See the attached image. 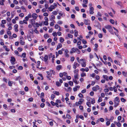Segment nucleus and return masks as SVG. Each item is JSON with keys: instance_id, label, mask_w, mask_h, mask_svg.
Returning a JSON list of instances; mask_svg holds the SVG:
<instances>
[{"instance_id": "nucleus-60", "label": "nucleus", "mask_w": 127, "mask_h": 127, "mask_svg": "<svg viewBox=\"0 0 127 127\" xmlns=\"http://www.w3.org/2000/svg\"><path fill=\"white\" fill-rule=\"evenodd\" d=\"M4 30L3 29L0 32V34L1 35H2L3 34Z\"/></svg>"}, {"instance_id": "nucleus-20", "label": "nucleus", "mask_w": 127, "mask_h": 127, "mask_svg": "<svg viewBox=\"0 0 127 127\" xmlns=\"http://www.w3.org/2000/svg\"><path fill=\"white\" fill-rule=\"evenodd\" d=\"M27 37L28 40L29 41H31L32 40V38L31 35H28L27 36Z\"/></svg>"}, {"instance_id": "nucleus-57", "label": "nucleus", "mask_w": 127, "mask_h": 127, "mask_svg": "<svg viewBox=\"0 0 127 127\" xmlns=\"http://www.w3.org/2000/svg\"><path fill=\"white\" fill-rule=\"evenodd\" d=\"M76 49V52L78 54H80L81 53L80 51L77 48V49Z\"/></svg>"}, {"instance_id": "nucleus-64", "label": "nucleus", "mask_w": 127, "mask_h": 127, "mask_svg": "<svg viewBox=\"0 0 127 127\" xmlns=\"http://www.w3.org/2000/svg\"><path fill=\"white\" fill-rule=\"evenodd\" d=\"M75 9L77 11H79L80 10L78 6L75 7Z\"/></svg>"}, {"instance_id": "nucleus-28", "label": "nucleus", "mask_w": 127, "mask_h": 127, "mask_svg": "<svg viewBox=\"0 0 127 127\" xmlns=\"http://www.w3.org/2000/svg\"><path fill=\"white\" fill-rule=\"evenodd\" d=\"M54 94L57 95H58L59 94V92L57 91H54L53 92Z\"/></svg>"}, {"instance_id": "nucleus-36", "label": "nucleus", "mask_w": 127, "mask_h": 127, "mask_svg": "<svg viewBox=\"0 0 127 127\" xmlns=\"http://www.w3.org/2000/svg\"><path fill=\"white\" fill-rule=\"evenodd\" d=\"M91 99H92V100L91 101V103L92 104H94V103L95 102V99L94 98H93V99L91 98Z\"/></svg>"}, {"instance_id": "nucleus-31", "label": "nucleus", "mask_w": 127, "mask_h": 127, "mask_svg": "<svg viewBox=\"0 0 127 127\" xmlns=\"http://www.w3.org/2000/svg\"><path fill=\"white\" fill-rule=\"evenodd\" d=\"M30 58L31 60L32 61L34 62V63L36 64V62L35 59L33 58H32L31 57H30Z\"/></svg>"}, {"instance_id": "nucleus-9", "label": "nucleus", "mask_w": 127, "mask_h": 127, "mask_svg": "<svg viewBox=\"0 0 127 127\" xmlns=\"http://www.w3.org/2000/svg\"><path fill=\"white\" fill-rule=\"evenodd\" d=\"M34 20L32 19L31 20V23L32 24L33 26H34V27H35L34 26L35 25V21Z\"/></svg>"}, {"instance_id": "nucleus-3", "label": "nucleus", "mask_w": 127, "mask_h": 127, "mask_svg": "<svg viewBox=\"0 0 127 127\" xmlns=\"http://www.w3.org/2000/svg\"><path fill=\"white\" fill-rule=\"evenodd\" d=\"M90 10L89 11L90 14H92L94 13V8L93 7H89Z\"/></svg>"}, {"instance_id": "nucleus-14", "label": "nucleus", "mask_w": 127, "mask_h": 127, "mask_svg": "<svg viewBox=\"0 0 127 127\" xmlns=\"http://www.w3.org/2000/svg\"><path fill=\"white\" fill-rule=\"evenodd\" d=\"M39 50L40 51H43L44 50V48L42 46H41L39 47Z\"/></svg>"}, {"instance_id": "nucleus-19", "label": "nucleus", "mask_w": 127, "mask_h": 127, "mask_svg": "<svg viewBox=\"0 0 127 127\" xmlns=\"http://www.w3.org/2000/svg\"><path fill=\"white\" fill-rule=\"evenodd\" d=\"M60 41L61 43H63L64 41V39L63 38L61 37L60 38Z\"/></svg>"}, {"instance_id": "nucleus-12", "label": "nucleus", "mask_w": 127, "mask_h": 127, "mask_svg": "<svg viewBox=\"0 0 127 127\" xmlns=\"http://www.w3.org/2000/svg\"><path fill=\"white\" fill-rule=\"evenodd\" d=\"M62 45L61 44V43H59L58 45H57L56 49L58 50L60 48H61L62 47Z\"/></svg>"}, {"instance_id": "nucleus-41", "label": "nucleus", "mask_w": 127, "mask_h": 127, "mask_svg": "<svg viewBox=\"0 0 127 127\" xmlns=\"http://www.w3.org/2000/svg\"><path fill=\"white\" fill-rule=\"evenodd\" d=\"M86 74L85 72H82L81 75V76L82 77H83L84 76H86Z\"/></svg>"}, {"instance_id": "nucleus-33", "label": "nucleus", "mask_w": 127, "mask_h": 127, "mask_svg": "<svg viewBox=\"0 0 127 127\" xmlns=\"http://www.w3.org/2000/svg\"><path fill=\"white\" fill-rule=\"evenodd\" d=\"M119 104V102H117V103L115 102L114 103V107H116Z\"/></svg>"}, {"instance_id": "nucleus-24", "label": "nucleus", "mask_w": 127, "mask_h": 127, "mask_svg": "<svg viewBox=\"0 0 127 127\" xmlns=\"http://www.w3.org/2000/svg\"><path fill=\"white\" fill-rule=\"evenodd\" d=\"M115 113L116 115H119L120 114V112L118 110H117L115 111Z\"/></svg>"}, {"instance_id": "nucleus-40", "label": "nucleus", "mask_w": 127, "mask_h": 127, "mask_svg": "<svg viewBox=\"0 0 127 127\" xmlns=\"http://www.w3.org/2000/svg\"><path fill=\"white\" fill-rule=\"evenodd\" d=\"M52 14L53 15H57L58 14L57 12V11H53L52 12Z\"/></svg>"}, {"instance_id": "nucleus-26", "label": "nucleus", "mask_w": 127, "mask_h": 127, "mask_svg": "<svg viewBox=\"0 0 127 127\" xmlns=\"http://www.w3.org/2000/svg\"><path fill=\"white\" fill-rule=\"evenodd\" d=\"M46 73H47V74H48V75L49 76V77H50L51 76L52 73H51L48 71H47Z\"/></svg>"}, {"instance_id": "nucleus-62", "label": "nucleus", "mask_w": 127, "mask_h": 127, "mask_svg": "<svg viewBox=\"0 0 127 127\" xmlns=\"http://www.w3.org/2000/svg\"><path fill=\"white\" fill-rule=\"evenodd\" d=\"M78 95L80 97H82V98L83 97V95L81 93H79L78 94Z\"/></svg>"}, {"instance_id": "nucleus-27", "label": "nucleus", "mask_w": 127, "mask_h": 127, "mask_svg": "<svg viewBox=\"0 0 127 127\" xmlns=\"http://www.w3.org/2000/svg\"><path fill=\"white\" fill-rule=\"evenodd\" d=\"M37 68H39V66L40 65V62L39 61H37Z\"/></svg>"}, {"instance_id": "nucleus-54", "label": "nucleus", "mask_w": 127, "mask_h": 127, "mask_svg": "<svg viewBox=\"0 0 127 127\" xmlns=\"http://www.w3.org/2000/svg\"><path fill=\"white\" fill-rule=\"evenodd\" d=\"M108 60L109 61H110V62H113V60L111 57H109L108 58Z\"/></svg>"}, {"instance_id": "nucleus-59", "label": "nucleus", "mask_w": 127, "mask_h": 127, "mask_svg": "<svg viewBox=\"0 0 127 127\" xmlns=\"http://www.w3.org/2000/svg\"><path fill=\"white\" fill-rule=\"evenodd\" d=\"M52 35H53V36L54 37L57 36V33L56 32H54L52 33Z\"/></svg>"}, {"instance_id": "nucleus-1", "label": "nucleus", "mask_w": 127, "mask_h": 127, "mask_svg": "<svg viewBox=\"0 0 127 127\" xmlns=\"http://www.w3.org/2000/svg\"><path fill=\"white\" fill-rule=\"evenodd\" d=\"M105 29H108L111 34H114V32L111 26L108 25L105 26Z\"/></svg>"}, {"instance_id": "nucleus-11", "label": "nucleus", "mask_w": 127, "mask_h": 127, "mask_svg": "<svg viewBox=\"0 0 127 127\" xmlns=\"http://www.w3.org/2000/svg\"><path fill=\"white\" fill-rule=\"evenodd\" d=\"M8 84L9 86H12V84H13V82L12 81H8Z\"/></svg>"}, {"instance_id": "nucleus-39", "label": "nucleus", "mask_w": 127, "mask_h": 127, "mask_svg": "<svg viewBox=\"0 0 127 127\" xmlns=\"http://www.w3.org/2000/svg\"><path fill=\"white\" fill-rule=\"evenodd\" d=\"M66 116L67 118L69 119H70L71 118V117L70 116V115H69L68 114H67L66 115Z\"/></svg>"}, {"instance_id": "nucleus-47", "label": "nucleus", "mask_w": 127, "mask_h": 127, "mask_svg": "<svg viewBox=\"0 0 127 127\" xmlns=\"http://www.w3.org/2000/svg\"><path fill=\"white\" fill-rule=\"evenodd\" d=\"M68 83H69V85L71 86H72L73 85V83L72 81H69V82H68Z\"/></svg>"}, {"instance_id": "nucleus-10", "label": "nucleus", "mask_w": 127, "mask_h": 127, "mask_svg": "<svg viewBox=\"0 0 127 127\" xmlns=\"http://www.w3.org/2000/svg\"><path fill=\"white\" fill-rule=\"evenodd\" d=\"M20 44L22 45H24L25 44V42L23 40L21 39L20 41Z\"/></svg>"}, {"instance_id": "nucleus-34", "label": "nucleus", "mask_w": 127, "mask_h": 127, "mask_svg": "<svg viewBox=\"0 0 127 127\" xmlns=\"http://www.w3.org/2000/svg\"><path fill=\"white\" fill-rule=\"evenodd\" d=\"M103 77L104 79H105L106 80H108V77L106 75H103Z\"/></svg>"}, {"instance_id": "nucleus-46", "label": "nucleus", "mask_w": 127, "mask_h": 127, "mask_svg": "<svg viewBox=\"0 0 127 127\" xmlns=\"http://www.w3.org/2000/svg\"><path fill=\"white\" fill-rule=\"evenodd\" d=\"M2 114L4 116L7 115V113L5 111H3L1 112Z\"/></svg>"}, {"instance_id": "nucleus-13", "label": "nucleus", "mask_w": 127, "mask_h": 127, "mask_svg": "<svg viewBox=\"0 0 127 127\" xmlns=\"http://www.w3.org/2000/svg\"><path fill=\"white\" fill-rule=\"evenodd\" d=\"M62 67V65H59L57 66L56 67V69L57 70H60L61 68Z\"/></svg>"}, {"instance_id": "nucleus-53", "label": "nucleus", "mask_w": 127, "mask_h": 127, "mask_svg": "<svg viewBox=\"0 0 127 127\" xmlns=\"http://www.w3.org/2000/svg\"><path fill=\"white\" fill-rule=\"evenodd\" d=\"M68 37L70 38H72L73 37V35L70 34H68L67 35Z\"/></svg>"}, {"instance_id": "nucleus-23", "label": "nucleus", "mask_w": 127, "mask_h": 127, "mask_svg": "<svg viewBox=\"0 0 127 127\" xmlns=\"http://www.w3.org/2000/svg\"><path fill=\"white\" fill-rule=\"evenodd\" d=\"M86 65V63L85 62H83V63L82 64V66L83 67H85Z\"/></svg>"}, {"instance_id": "nucleus-61", "label": "nucleus", "mask_w": 127, "mask_h": 127, "mask_svg": "<svg viewBox=\"0 0 127 127\" xmlns=\"http://www.w3.org/2000/svg\"><path fill=\"white\" fill-rule=\"evenodd\" d=\"M119 95L122 97H123L125 96V94L123 92L120 93Z\"/></svg>"}, {"instance_id": "nucleus-58", "label": "nucleus", "mask_w": 127, "mask_h": 127, "mask_svg": "<svg viewBox=\"0 0 127 127\" xmlns=\"http://www.w3.org/2000/svg\"><path fill=\"white\" fill-rule=\"evenodd\" d=\"M52 41V39H51L49 38L47 40V42L48 43H50Z\"/></svg>"}, {"instance_id": "nucleus-7", "label": "nucleus", "mask_w": 127, "mask_h": 127, "mask_svg": "<svg viewBox=\"0 0 127 127\" xmlns=\"http://www.w3.org/2000/svg\"><path fill=\"white\" fill-rule=\"evenodd\" d=\"M32 17L33 18L34 20H35L37 17V15L36 13H34L32 15Z\"/></svg>"}, {"instance_id": "nucleus-48", "label": "nucleus", "mask_w": 127, "mask_h": 127, "mask_svg": "<svg viewBox=\"0 0 127 127\" xmlns=\"http://www.w3.org/2000/svg\"><path fill=\"white\" fill-rule=\"evenodd\" d=\"M44 93L43 92H42L41 94V96H40V98H42L44 97Z\"/></svg>"}, {"instance_id": "nucleus-30", "label": "nucleus", "mask_w": 127, "mask_h": 127, "mask_svg": "<svg viewBox=\"0 0 127 127\" xmlns=\"http://www.w3.org/2000/svg\"><path fill=\"white\" fill-rule=\"evenodd\" d=\"M65 90L67 92L70 91L72 90V88L70 87H69L68 88L67 90H66V89L65 88Z\"/></svg>"}, {"instance_id": "nucleus-37", "label": "nucleus", "mask_w": 127, "mask_h": 127, "mask_svg": "<svg viewBox=\"0 0 127 127\" xmlns=\"http://www.w3.org/2000/svg\"><path fill=\"white\" fill-rule=\"evenodd\" d=\"M110 22L111 23L113 24H114L115 22L113 20L110 19Z\"/></svg>"}, {"instance_id": "nucleus-49", "label": "nucleus", "mask_w": 127, "mask_h": 127, "mask_svg": "<svg viewBox=\"0 0 127 127\" xmlns=\"http://www.w3.org/2000/svg\"><path fill=\"white\" fill-rule=\"evenodd\" d=\"M102 101V99L101 97H99V98L98 99V102H100Z\"/></svg>"}, {"instance_id": "nucleus-45", "label": "nucleus", "mask_w": 127, "mask_h": 127, "mask_svg": "<svg viewBox=\"0 0 127 127\" xmlns=\"http://www.w3.org/2000/svg\"><path fill=\"white\" fill-rule=\"evenodd\" d=\"M78 69H75L74 70V72L75 74H77L78 73Z\"/></svg>"}, {"instance_id": "nucleus-50", "label": "nucleus", "mask_w": 127, "mask_h": 127, "mask_svg": "<svg viewBox=\"0 0 127 127\" xmlns=\"http://www.w3.org/2000/svg\"><path fill=\"white\" fill-rule=\"evenodd\" d=\"M3 80L4 82H5V83H7V80L4 77L3 78Z\"/></svg>"}, {"instance_id": "nucleus-43", "label": "nucleus", "mask_w": 127, "mask_h": 127, "mask_svg": "<svg viewBox=\"0 0 127 127\" xmlns=\"http://www.w3.org/2000/svg\"><path fill=\"white\" fill-rule=\"evenodd\" d=\"M44 37L45 39L49 37V36L47 34H45L44 36Z\"/></svg>"}, {"instance_id": "nucleus-17", "label": "nucleus", "mask_w": 127, "mask_h": 127, "mask_svg": "<svg viewBox=\"0 0 127 127\" xmlns=\"http://www.w3.org/2000/svg\"><path fill=\"white\" fill-rule=\"evenodd\" d=\"M79 100H80L78 101V102L79 103V104L81 105L82 104L84 100L83 99H80Z\"/></svg>"}, {"instance_id": "nucleus-52", "label": "nucleus", "mask_w": 127, "mask_h": 127, "mask_svg": "<svg viewBox=\"0 0 127 127\" xmlns=\"http://www.w3.org/2000/svg\"><path fill=\"white\" fill-rule=\"evenodd\" d=\"M121 101L123 102H124L126 101V100L123 98H121Z\"/></svg>"}, {"instance_id": "nucleus-35", "label": "nucleus", "mask_w": 127, "mask_h": 127, "mask_svg": "<svg viewBox=\"0 0 127 127\" xmlns=\"http://www.w3.org/2000/svg\"><path fill=\"white\" fill-rule=\"evenodd\" d=\"M55 95L54 94H52L51 95V99L53 100L54 98H55Z\"/></svg>"}, {"instance_id": "nucleus-25", "label": "nucleus", "mask_w": 127, "mask_h": 127, "mask_svg": "<svg viewBox=\"0 0 127 127\" xmlns=\"http://www.w3.org/2000/svg\"><path fill=\"white\" fill-rule=\"evenodd\" d=\"M73 82L76 84H78L79 82V81H77L76 79H73Z\"/></svg>"}, {"instance_id": "nucleus-42", "label": "nucleus", "mask_w": 127, "mask_h": 127, "mask_svg": "<svg viewBox=\"0 0 127 127\" xmlns=\"http://www.w3.org/2000/svg\"><path fill=\"white\" fill-rule=\"evenodd\" d=\"M82 42L84 44H86L87 43V41L86 40H85L84 39H82Z\"/></svg>"}, {"instance_id": "nucleus-4", "label": "nucleus", "mask_w": 127, "mask_h": 127, "mask_svg": "<svg viewBox=\"0 0 127 127\" xmlns=\"http://www.w3.org/2000/svg\"><path fill=\"white\" fill-rule=\"evenodd\" d=\"M79 66V64H78L77 63L75 62L74 64L73 65V68L75 69L77 66L78 67Z\"/></svg>"}, {"instance_id": "nucleus-15", "label": "nucleus", "mask_w": 127, "mask_h": 127, "mask_svg": "<svg viewBox=\"0 0 127 127\" xmlns=\"http://www.w3.org/2000/svg\"><path fill=\"white\" fill-rule=\"evenodd\" d=\"M114 123L115 124L116 123L117 126L119 127H120L121 126V124L120 122L117 123L116 121H115L114 122Z\"/></svg>"}, {"instance_id": "nucleus-44", "label": "nucleus", "mask_w": 127, "mask_h": 127, "mask_svg": "<svg viewBox=\"0 0 127 127\" xmlns=\"http://www.w3.org/2000/svg\"><path fill=\"white\" fill-rule=\"evenodd\" d=\"M45 106V104L44 103H41L40 105V106L42 108L44 107Z\"/></svg>"}, {"instance_id": "nucleus-22", "label": "nucleus", "mask_w": 127, "mask_h": 127, "mask_svg": "<svg viewBox=\"0 0 127 127\" xmlns=\"http://www.w3.org/2000/svg\"><path fill=\"white\" fill-rule=\"evenodd\" d=\"M115 100L117 102H119L120 100L119 97H118L117 96L115 98Z\"/></svg>"}, {"instance_id": "nucleus-38", "label": "nucleus", "mask_w": 127, "mask_h": 127, "mask_svg": "<svg viewBox=\"0 0 127 127\" xmlns=\"http://www.w3.org/2000/svg\"><path fill=\"white\" fill-rule=\"evenodd\" d=\"M78 74H76L74 75V79H76V80H78Z\"/></svg>"}, {"instance_id": "nucleus-5", "label": "nucleus", "mask_w": 127, "mask_h": 127, "mask_svg": "<svg viewBox=\"0 0 127 127\" xmlns=\"http://www.w3.org/2000/svg\"><path fill=\"white\" fill-rule=\"evenodd\" d=\"M54 6L53 5H51L50 7L48 8L49 10L50 11H53V9L55 8Z\"/></svg>"}, {"instance_id": "nucleus-8", "label": "nucleus", "mask_w": 127, "mask_h": 127, "mask_svg": "<svg viewBox=\"0 0 127 127\" xmlns=\"http://www.w3.org/2000/svg\"><path fill=\"white\" fill-rule=\"evenodd\" d=\"M18 25L17 24H16L14 26V27L15 29V30L16 32H17L18 31Z\"/></svg>"}, {"instance_id": "nucleus-6", "label": "nucleus", "mask_w": 127, "mask_h": 127, "mask_svg": "<svg viewBox=\"0 0 127 127\" xmlns=\"http://www.w3.org/2000/svg\"><path fill=\"white\" fill-rule=\"evenodd\" d=\"M77 48H73L71 49V50L70 51L71 53H74L76 51Z\"/></svg>"}, {"instance_id": "nucleus-21", "label": "nucleus", "mask_w": 127, "mask_h": 127, "mask_svg": "<svg viewBox=\"0 0 127 127\" xmlns=\"http://www.w3.org/2000/svg\"><path fill=\"white\" fill-rule=\"evenodd\" d=\"M56 85L57 86L59 87L61 85V84L58 81H57L56 82Z\"/></svg>"}, {"instance_id": "nucleus-2", "label": "nucleus", "mask_w": 127, "mask_h": 127, "mask_svg": "<svg viewBox=\"0 0 127 127\" xmlns=\"http://www.w3.org/2000/svg\"><path fill=\"white\" fill-rule=\"evenodd\" d=\"M16 61L15 58L13 57H11L10 62L12 64L14 65L15 64V62Z\"/></svg>"}, {"instance_id": "nucleus-32", "label": "nucleus", "mask_w": 127, "mask_h": 127, "mask_svg": "<svg viewBox=\"0 0 127 127\" xmlns=\"http://www.w3.org/2000/svg\"><path fill=\"white\" fill-rule=\"evenodd\" d=\"M21 79V77L20 76H18L17 77H16V79H15V80L17 81L18 80H19L20 79Z\"/></svg>"}, {"instance_id": "nucleus-63", "label": "nucleus", "mask_w": 127, "mask_h": 127, "mask_svg": "<svg viewBox=\"0 0 127 127\" xmlns=\"http://www.w3.org/2000/svg\"><path fill=\"white\" fill-rule=\"evenodd\" d=\"M43 15L44 16H48V13L45 12L43 13Z\"/></svg>"}, {"instance_id": "nucleus-18", "label": "nucleus", "mask_w": 127, "mask_h": 127, "mask_svg": "<svg viewBox=\"0 0 127 127\" xmlns=\"http://www.w3.org/2000/svg\"><path fill=\"white\" fill-rule=\"evenodd\" d=\"M48 60V57L47 55H45L44 57V61L45 62H46Z\"/></svg>"}, {"instance_id": "nucleus-55", "label": "nucleus", "mask_w": 127, "mask_h": 127, "mask_svg": "<svg viewBox=\"0 0 127 127\" xmlns=\"http://www.w3.org/2000/svg\"><path fill=\"white\" fill-rule=\"evenodd\" d=\"M98 37L100 38H102V35L101 33H99L98 35Z\"/></svg>"}, {"instance_id": "nucleus-56", "label": "nucleus", "mask_w": 127, "mask_h": 127, "mask_svg": "<svg viewBox=\"0 0 127 127\" xmlns=\"http://www.w3.org/2000/svg\"><path fill=\"white\" fill-rule=\"evenodd\" d=\"M13 2L15 4H18V1L16 0H14Z\"/></svg>"}, {"instance_id": "nucleus-16", "label": "nucleus", "mask_w": 127, "mask_h": 127, "mask_svg": "<svg viewBox=\"0 0 127 127\" xmlns=\"http://www.w3.org/2000/svg\"><path fill=\"white\" fill-rule=\"evenodd\" d=\"M75 32L74 35L76 37H77L78 35V31L76 30H74Z\"/></svg>"}, {"instance_id": "nucleus-51", "label": "nucleus", "mask_w": 127, "mask_h": 127, "mask_svg": "<svg viewBox=\"0 0 127 127\" xmlns=\"http://www.w3.org/2000/svg\"><path fill=\"white\" fill-rule=\"evenodd\" d=\"M87 105L89 107H91V103L90 102H87L86 103Z\"/></svg>"}, {"instance_id": "nucleus-29", "label": "nucleus", "mask_w": 127, "mask_h": 127, "mask_svg": "<svg viewBox=\"0 0 127 127\" xmlns=\"http://www.w3.org/2000/svg\"><path fill=\"white\" fill-rule=\"evenodd\" d=\"M99 88H96L95 87H93L92 88V90L94 91H96L97 90H99Z\"/></svg>"}]
</instances>
